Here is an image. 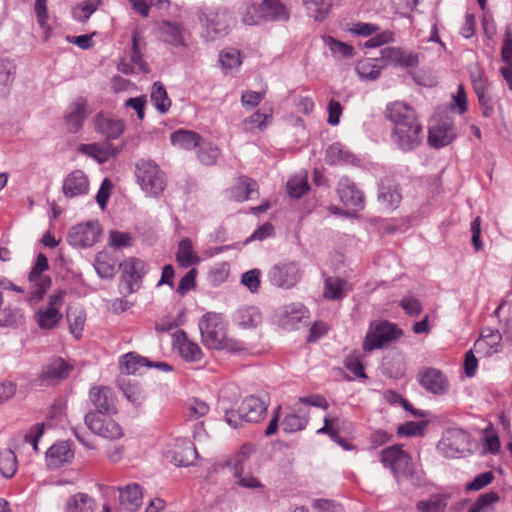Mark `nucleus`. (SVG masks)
<instances>
[{
    "mask_svg": "<svg viewBox=\"0 0 512 512\" xmlns=\"http://www.w3.org/2000/svg\"><path fill=\"white\" fill-rule=\"evenodd\" d=\"M385 117L392 124L391 140L403 152L418 148L423 139V126L416 111L408 104L395 101L387 105Z\"/></svg>",
    "mask_w": 512,
    "mask_h": 512,
    "instance_id": "nucleus-1",
    "label": "nucleus"
},
{
    "mask_svg": "<svg viewBox=\"0 0 512 512\" xmlns=\"http://www.w3.org/2000/svg\"><path fill=\"white\" fill-rule=\"evenodd\" d=\"M201 341L205 347L237 353L244 350L242 342L227 337L226 323L221 314L205 313L199 320Z\"/></svg>",
    "mask_w": 512,
    "mask_h": 512,
    "instance_id": "nucleus-2",
    "label": "nucleus"
},
{
    "mask_svg": "<svg viewBox=\"0 0 512 512\" xmlns=\"http://www.w3.org/2000/svg\"><path fill=\"white\" fill-rule=\"evenodd\" d=\"M403 335V330L396 323L388 320L372 321L363 340L362 349L365 352L382 349Z\"/></svg>",
    "mask_w": 512,
    "mask_h": 512,
    "instance_id": "nucleus-3",
    "label": "nucleus"
},
{
    "mask_svg": "<svg viewBox=\"0 0 512 512\" xmlns=\"http://www.w3.org/2000/svg\"><path fill=\"white\" fill-rule=\"evenodd\" d=\"M136 177L142 190L150 196L158 197L166 187L164 172L151 159L136 162Z\"/></svg>",
    "mask_w": 512,
    "mask_h": 512,
    "instance_id": "nucleus-4",
    "label": "nucleus"
},
{
    "mask_svg": "<svg viewBox=\"0 0 512 512\" xmlns=\"http://www.w3.org/2000/svg\"><path fill=\"white\" fill-rule=\"evenodd\" d=\"M267 277L272 286L288 290L301 281L303 271L297 261L284 260L273 265Z\"/></svg>",
    "mask_w": 512,
    "mask_h": 512,
    "instance_id": "nucleus-5",
    "label": "nucleus"
},
{
    "mask_svg": "<svg viewBox=\"0 0 512 512\" xmlns=\"http://www.w3.org/2000/svg\"><path fill=\"white\" fill-rule=\"evenodd\" d=\"M229 13L225 9L207 10L199 14L202 37L214 41L229 33Z\"/></svg>",
    "mask_w": 512,
    "mask_h": 512,
    "instance_id": "nucleus-6",
    "label": "nucleus"
},
{
    "mask_svg": "<svg viewBox=\"0 0 512 512\" xmlns=\"http://www.w3.org/2000/svg\"><path fill=\"white\" fill-rule=\"evenodd\" d=\"M437 449L447 458H458L470 450V435L460 428H448L444 431Z\"/></svg>",
    "mask_w": 512,
    "mask_h": 512,
    "instance_id": "nucleus-7",
    "label": "nucleus"
},
{
    "mask_svg": "<svg viewBox=\"0 0 512 512\" xmlns=\"http://www.w3.org/2000/svg\"><path fill=\"white\" fill-rule=\"evenodd\" d=\"M73 367L61 357L51 358L42 366L40 373L37 375L36 383L40 387H50L57 385L66 379Z\"/></svg>",
    "mask_w": 512,
    "mask_h": 512,
    "instance_id": "nucleus-8",
    "label": "nucleus"
},
{
    "mask_svg": "<svg viewBox=\"0 0 512 512\" xmlns=\"http://www.w3.org/2000/svg\"><path fill=\"white\" fill-rule=\"evenodd\" d=\"M101 227L98 222H86L73 226L67 234V243L76 248L92 247L101 235Z\"/></svg>",
    "mask_w": 512,
    "mask_h": 512,
    "instance_id": "nucleus-9",
    "label": "nucleus"
},
{
    "mask_svg": "<svg viewBox=\"0 0 512 512\" xmlns=\"http://www.w3.org/2000/svg\"><path fill=\"white\" fill-rule=\"evenodd\" d=\"M342 204L350 211L357 213L365 208V195L356 183L347 176L339 179L336 188Z\"/></svg>",
    "mask_w": 512,
    "mask_h": 512,
    "instance_id": "nucleus-10",
    "label": "nucleus"
},
{
    "mask_svg": "<svg viewBox=\"0 0 512 512\" xmlns=\"http://www.w3.org/2000/svg\"><path fill=\"white\" fill-rule=\"evenodd\" d=\"M120 266L123 267L121 275L122 290L127 294L136 292L141 287L142 277L147 272L145 262L131 257L126 259Z\"/></svg>",
    "mask_w": 512,
    "mask_h": 512,
    "instance_id": "nucleus-11",
    "label": "nucleus"
},
{
    "mask_svg": "<svg viewBox=\"0 0 512 512\" xmlns=\"http://www.w3.org/2000/svg\"><path fill=\"white\" fill-rule=\"evenodd\" d=\"M89 400L94 407L90 412L108 417L117 413L116 398L113 390L108 386H92L89 390Z\"/></svg>",
    "mask_w": 512,
    "mask_h": 512,
    "instance_id": "nucleus-12",
    "label": "nucleus"
},
{
    "mask_svg": "<svg viewBox=\"0 0 512 512\" xmlns=\"http://www.w3.org/2000/svg\"><path fill=\"white\" fill-rule=\"evenodd\" d=\"M84 420L91 432L103 438L116 440L124 435L122 427L109 417L105 418V416H99L98 413L88 412Z\"/></svg>",
    "mask_w": 512,
    "mask_h": 512,
    "instance_id": "nucleus-13",
    "label": "nucleus"
},
{
    "mask_svg": "<svg viewBox=\"0 0 512 512\" xmlns=\"http://www.w3.org/2000/svg\"><path fill=\"white\" fill-rule=\"evenodd\" d=\"M381 61L385 65L391 64L395 68H416L419 65V55L413 51L388 46L380 50Z\"/></svg>",
    "mask_w": 512,
    "mask_h": 512,
    "instance_id": "nucleus-14",
    "label": "nucleus"
},
{
    "mask_svg": "<svg viewBox=\"0 0 512 512\" xmlns=\"http://www.w3.org/2000/svg\"><path fill=\"white\" fill-rule=\"evenodd\" d=\"M417 380L423 389L433 395H444L449 388L447 377L439 369L433 367L420 369Z\"/></svg>",
    "mask_w": 512,
    "mask_h": 512,
    "instance_id": "nucleus-15",
    "label": "nucleus"
},
{
    "mask_svg": "<svg viewBox=\"0 0 512 512\" xmlns=\"http://www.w3.org/2000/svg\"><path fill=\"white\" fill-rule=\"evenodd\" d=\"M268 403L266 400L250 395L240 404V413L244 422L258 423L266 416Z\"/></svg>",
    "mask_w": 512,
    "mask_h": 512,
    "instance_id": "nucleus-16",
    "label": "nucleus"
},
{
    "mask_svg": "<svg viewBox=\"0 0 512 512\" xmlns=\"http://www.w3.org/2000/svg\"><path fill=\"white\" fill-rule=\"evenodd\" d=\"M456 137L453 124L449 120H440L429 128L428 143L434 148L449 145Z\"/></svg>",
    "mask_w": 512,
    "mask_h": 512,
    "instance_id": "nucleus-17",
    "label": "nucleus"
},
{
    "mask_svg": "<svg viewBox=\"0 0 512 512\" xmlns=\"http://www.w3.org/2000/svg\"><path fill=\"white\" fill-rule=\"evenodd\" d=\"M86 119V101L82 98L71 103L64 114V125L69 133H78Z\"/></svg>",
    "mask_w": 512,
    "mask_h": 512,
    "instance_id": "nucleus-18",
    "label": "nucleus"
},
{
    "mask_svg": "<svg viewBox=\"0 0 512 512\" xmlns=\"http://www.w3.org/2000/svg\"><path fill=\"white\" fill-rule=\"evenodd\" d=\"M258 17L266 21H287L289 11L280 0H263L255 9Z\"/></svg>",
    "mask_w": 512,
    "mask_h": 512,
    "instance_id": "nucleus-19",
    "label": "nucleus"
},
{
    "mask_svg": "<svg viewBox=\"0 0 512 512\" xmlns=\"http://www.w3.org/2000/svg\"><path fill=\"white\" fill-rule=\"evenodd\" d=\"M89 181L81 170H74L66 176L63 182V193L66 197H77L87 194Z\"/></svg>",
    "mask_w": 512,
    "mask_h": 512,
    "instance_id": "nucleus-20",
    "label": "nucleus"
},
{
    "mask_svg": "<svg viewBox=\"0 0 512 512\" xmlns=\"http://www.w3.org/2000/svg\"><path fill=\"white\" fill-rule=\"evenodd\" d=\"M310 318L309 310L302 303H291L284 307L281 314L282 324L296 329L300 324H308Z\"/></svg>",
    "mask_w": 512,
    "mask_h": 512,
    "instance_id": "nucleus-21",
    "label": "nucleus"
},
{
    "mask_svg": "<svg viewBox=\"0 0 512 512\" xmlns=\"http://www.w3.org/2000/svg\"><path fill=\"white\" fill-rule=\"evenodd\" d=\"M95 129L107 139L114 140L123 134L125 124L121 119L108 117L102 113H98L95 117Z\"/></svg>",
    "mask_w": 512,
    "mask_h": 512,
    "instance_id": "nucleus-22",
    "label": "nucleus"
},
{
    "mask_svg": "<svg viewBox=\"0 0 512 512\" xmlns=\"http://www.w3.org/2000/svg\"><path fill=\"white\" fill-rule=\"evenodd\" d=\"M174 346H177L178 351L183 359L189 362H197L201 360L203 353L198 344L191 342L183 330L177 331L173 335Z\"/></svg>",
    "mask_w": 512,
    "mask_h": 512,
    "instance_id": "nucleus-23",
    "label": "nucleus"
},
{
    "mask_svg": "<svg viewBox=\"0 0 512 512\" xmlns=\"http://www.w3.org/2000/svg\"><path fill=\"white\" fill-rule=\"evenodd\" d=\"M198 458L194 444L188 439L177 440V449L173 451L172 460L177 466L187 467Z\"/></svg>",
    "mask_w": 512,
    "mask_h": 512,
    "instance_id": "nucleus-24",
    "label": "nucleus"
},
{
    "mask_svg": "<svg viewBox=\"0 0 512 512\" xmlns=\"http://www.w3.org/2000/svg\"><path fill=\"white\" fill-rule=\"evenodd\" d=\"M151 366L150 360L136 352H129L119 359V368L122 374L135 375L143 368Z\"/></svg>",
    "mask_w": 512,
    "mask_h": 512,
    "instance_id": "nucleus-25",
    "label": "nucleus"
},
{
    "mask_svg": "<svg viewBox=\"0 0 512 512\" xmlns=\"http://www.w3.org/2000/svg\"><path fill=\"white\" fill-rule=\"evenodd\" d=\"M120 491V506L127 511L134 512L136 511L142 504V491L141 487L136 484H128Z\"/></svg>",
    "mask_w": 512,
    "mask_h": 512,
    "instance_id": "nucleus-26",
    "label": "nucleus"
},
{
    "mask_svg": "<svg viewBox=\"0 0 512 512\" xmlns=\"http://www.w3.org/2000/svg\"><path fill=\"white\" fill-rule=\"evenodd\" d=\"M202 136L192 130L178 129L171 133L170 141L173 146L184 150H193L201 145Z\"/></svg>",
    "mask_w": 512,
    "mask_h": 512,
    "instance_id": "nucleus-27",
    "label": "nucleus"
},
{
    "mask_svg": "<svg viewBox=\"0 0 512 512\" xmlns=\"http://www.w3.org/2000/svg\"><path fill=\"white\" fill-rule=\"evenodd\" d=\"M402 194L398 185L381 183L378 189V201L386 210H394L401 202Z\"/></svg>",
    "mask_w": 512,
    "mask_h": 512,
    "instance_id": "nucleus-28",
    "label": "nucleus"
},
{
    "mask_svg": "<svg viewBox=\"0 0 512 512\" xmlns=\"http://www.w3.org/2000/svg\"><path fill=\"white\" fill-rule=\"evenodd\" d=\"M46 456L50 465L58 467L64 463L70 462L74 457V453L68 442L62 441L52 445L47 450Z\"/></svg>",
    "mask_w": 512,
    "mask_h": 512,
    "instance_id": "nucleus-29",
    "label": "nucleus"
},
{
    "mask_svg": "<svg viewBox=\"0 0 512 512\" xmlns=\"http://www.w3.org/2000/svg\"><path fill=\"white\" fill-rule=\"evenodd\" d=\"M354 159V155L340 143L331 144L325 152V162L329 165L351 164Z\"/></svg>",
    "mask_w": 512,
    "mask_h": 512,
    "instance_id": "nucleus-30",
    "label": "nucleus"
},
{
    "mask_svg": "<svg viewBox=\"0 0 512 512\" xmlns=\"http://www.w3.org/2000/svg\"><path fill=\"white\" fill-rule=\"evenodd\" d=\"M234 321L242 328H255L262 322V315L254 306L244 307L236 311Z\"/></svg>",
    "mask_w": 512,
    "mask_h": 512,
    "instance_id": "nucleus-31",
    "label": "nucleus"
},
{
    "mask_svg": "<svg viewBox=\"0 0 512 512\" xmlns=\"http://www.w3.org/2000/svg\"><path fill=\"white\" fill-rule=\"evenodd\" d=\"M183 25L177 22L163 21L161 26V34L164 41L174 47L185 45Z\"/></svg>",
    "mask_w": 512,
    "mask_h": 512,
    "instance_id": "nucleus-32",
    "label": "nucleus"
},
{
    "mask_svg": "<svg viewBox=\"0 0 512 512\" xmlns=\"http://www.w3.org/2000/svg\"><path fill=\"white\" fill-rule=\"evenodd\" d=\"M348 282L339 277H327L325 279L324 297L331 300L343 299L349 291Z\"/></svg>",
    "mask_w": 512,
    "mask_h": 512,
    "instance_id": "nucleus-33",
    "label": "nucleus"
},
{
    "mask_svg": "<svg viewBox=\"0 0 512 512\" xmlns=\"http://www.w3.org/2000/svg\"><path fill=\"white\" fill-rule=\"evenodd\" d=\"M176 260L183 268H188L200 262V258L194 252L192 242L189 238H184L179 242Z\"/></svg>",
    "mask_w": 512,
    "mask_h": 512,
    "instance_id": "nucleus-34",
    "label": "nucleus"
},
{
    "mask_svg": "<svg viewBox=\"0 0 512 512\" xmlns=\"http://www.w3.org/2000/svg\"><path fill=\"white\" fill-rule=\"evenodd\" d=\"M95 501L86 493H76L70 496L65 505V512H93Z\"/></svg>",
    "mask_w": 512,
    "mask_h": 512,
    "instance_id": "nucleus-35",
    "label": "nucleus"
},
{
    "mask_svg": "<svg viewBox=\"0 0 512 512\" xmlns=\"http://www.w3.org/2000/svg\"><path fill=\"white\" fill-rule=\"evenodd\" d=\"M94 268L102 279H112L116 273V260L106 252H99L94 260Z\"/></svg>",
    "mask_w": 512,
    "mask_h": 512,
    "instance_id": "nucleus-36",
    "label": "nucleus"
},
{
    "mask_svg": "<svg viewBox=\"0 0 512 512\" xmlns=\"http://www.w3.org/2000/svg\"><path fill=\"white\" fill-rule=\"evenodd\" d=\"M35 319L42 330H52L56 328L62 319V314L54 308L39 309L35 313Z\"/></svg>",
    "mask_w": 512,
    "mask_h": 512,
    "instance_id": "nucleus-37",
    "label": "nucleus"
},
{
    "mask_svg": "<svg viewBox=\"0 0 512 512\" xmlns=\"http://www.w3.org/2000/svg\"><path fill=\"white\" fill-rule=\"evenodd\" d=\"M150 98L151 102L155 106V109L160 114H165L169 111L171 107V100L164 85L160 81H157L153 84Z\"/></svg>",
    "mask_w": 512,
    "mask_h": 512,
    "instance_id": "nucleus-38",
    "label": "nucleus"
},
{
    "mask_svg": "<svg viewBox=\"0 0 512 512\" xmlns=\"http://www.w3.org/2000/svg\"><path fill=\"white\" fill-rule=\"evenodd\" d=\"M377 60H378L377 58L376 59L366 58V59L358 61V63L356 64L355 70L361 79L376 80L379 77L381 70L386 65L384 63L381 65L378 64L376 62Z\"/></svg>",
    "mask_w": 512,
    "mask_h": 512,
    "instance_id": "nucleus-39",
    "label": "nucleus"
},
{
    "mask_svg": "<svg viewBox=\"0 0 512 512\" xmlns=\"http://www.w3.org/2000/svg\"><path fill=\"white\" fill-rule=\"evenodd\" d=\"M340 0H304L307 9L311 11V16L316 21H323L328 16L331 8L338 5Z\"/></svg>",
    "mask_w": 512,
    "mask_h": 512,
    "instance_id": "nucleus-40",
    "label": "nucleus"
},
{
    "mask_svg": "<svg viewBox=\"0 0 512 512\" xmlns=\"http://www.w3.org/2000/svg\"><path fill=\"white\" fill-rule=\"evenodd\" d=\"M409 455L398 445L387 447L381 451V463L393 471Z\"/></svg>",
    "mask_w": 512,
    "mask_h": 512,
    "instance_id": "nucleus-41",
    "label": "nucleus"
},
{
    "mask_svg": "<svg viewBox=\"0 0 512 512\" xmlns=\"http://www.w3.org/2000/svg\"><path fill=\"white\" fill-rule=\"evenodd\" d=\"M118 384L124 396L130 403L135 407H139L143 404L146 396L140 385L137 383L126 382L125 379H119Z\"/></svg>",
    "mask_w": 512,
    "mask_h": 512,
    "instance_id": "nucleus-42",
    "label": "nucleus"
},
{
    "mask_svg": "<svg viewBox=\"0 0 512 512\" xmlns=\"http://www.w3.org/2000/svg\"><path fill=\"white\" fill-rule=\"evenodd\" d=\"M446 494H434L427 500H420L416 504L419 512H444L447 507Z\"/></svg>",
    "mask_w": 512,
    "mask_h": 512,
    "instance_id": "nucleus-43",
    "label": "nucleus"
},
{
    "mask_svg": "<svg viewBox=\"0 0 512 512\" xmlns=\"http://www.w3.org/2000/svg\"><path fill=\"white\" fill-rule=\"evenodd\" d=\"M79 152L90 156L100 164L105 163L109 160L110 157L115 156V153L110 152V147H103L97 143L81 144L79 147Z\"/></svg>",
    "mask_w": 512,
    "mask_h": 512,
    "instance_id": "nucleus-44",
    "label": "nucleus"
},
{
    "mask_svg": "<svg viewBox=\"0 0 512 512\" xmlns=\"http://www.w3.org/2000/svg\"><path fill=\"white\" fill-rule=\"evenodd\" d=\"M18 469V461L15 453L10 449L0 451V473L3 477L12 478Z\"/></svg>",
    "mask_w": 512,
    "mask_h": 512,
    "instance_id": "nucleus-45",
    "label": "nucleus"
},
{
    "mask_svg": "<svg viewBox=\"0 0 512 512\" xmlns=\"http://www.w3.org/2000/svg\"><path fill=\"white\" fill-rule=\"evenodd\" d=\"M257 183L252 179L245 178L240 180L232 190V196L235 201L242 202L248 200L256 192Z\"/></svg>",
    "mask_w": 512,
    "mask_h": 512,
    "instance_id": "nucleus-46",
    "label": "nucleus"
},
{
    "mask_svg": "<svg viewBox=\"0 0 512 512\" xmlns=\"http://www.w3.org/2000/svg\"><path fill=\"white\" fill-rule=\"evenodd\" d=\"M198 148L199 150L197 157L202 164L211 166L216 163L220 154V150L216 145L212 144L211 142H205L202 139L201 145L198 146Z\"/></svg>",
    "mask_w": 512,
    "mask_h": 512,
    "instance_id": "nucleus-47",
    "label": "nucleus"
},
{
    "mask_svg": "<svg viewBox=\"0 0 512 512\" xmlns=\"http://www.w3.org/2000/svg\"><path fill=\"white\" fill-rule=\"evenodd\" d=\"M308 424V417L296 413L287 414L281 422L284 432L294 433L305 429Z\"/></svg>",
    "mask_w": 512,
    "mask_h": 512,
    "instance_id": "nucleus-48",
    "label": "nucleus"
},
{
    "mask_svg": "<svg viewBox=\"0 0 512 512\" xmlns=\"http://www.w3.org/2000/svg\"><path fill=\"white\" fill-rule=\"evenodd\" d=\"M309 183L306 177L294 176L287 182V192L293 199H299L309 191Z\"/></svg>",
    "mask_w": 512,
    "mask_h": 512,
    "instance_id": "nucleus-49",
    "label": "nucleus"
},
{
    "mask_svg": "<svg viewBox=\"0 0 512 512\" xmlns=\"http://www.w3.org/2000/svg\"><path fill=\"white\" fill-rule=\"evenodd\" d=\"M399 306L402 308L404 313L410 317H417L423 311V305L421 301L411 293L404 295L401 298L399 301Z\"/></svg>",
    "mask_w": 512,
    "mask_h": 512,
    "instance_id": "nucleus-50",
    "label": "nucleus"
},
{
    "mask_svg": "<svg viewBox=\"0 0 512 512\" xmlns=\"http://www.w3.org/2000/svg\"><path fill=\"white\" fill-rule=\"evenodd\" d=\"M325 43L331 50L332 54L335 57H343V58H352L354 53V48L344 42H341L331 36H328L325 39Z\"/></svg>",
    "mask_w": 512,
    "mask_h": 512,
    "instance_id": "nucleus-51",
    "label": "nucleus"
},
{
    "mask_svg": "<svg viewBox=\"0 0 512 512\" xmlns=\"http://www.w3.org/2000/svg\"><path fill=\"white\" fill-rule=\"evenodd\" d=\"M499 495L494 491L481 494L467 512H487V510L499 501Z\"/></svg>",
    "mask_w": 512,
    "mask_h": 512,
    "instance_id": "nucleus-52",
    "label": "nucleus"
},
{
    "mask_svg": "<svg viewBox=\"0 0 512 512\" xmlns=\"http://www.w3.org/2000/svg\"><path fill=\"white\" fill-rule=\"evenodd\" d=\"M134 238L128 232L112 230L109 232V245L115 249L128 248L133 246Z\"/></svg>",
    "mask_w": 512,
    "mask_h": 512,
    "instance_id": "nucleus-53",
    "label": "nucleus"
},
{
    "mask_svg": "<svg viewBox=\"0 0 512 512\" xmlns=\"http://www.w3.org/2000/svg\"><path fill=\"white\" fill-rule=\"evenodd\" d=\"M241 63L240 51L237 49L223 50L219 55V64L223 70L239 67Z\"/></svg>",
    "mask_w": 512,
    "mask_h": 512,
    "instance_id": "nucleus-54",
    "label": "nucleus"
},
{
    "mask_svg": "<svg viewBox=\"0 0 512 512\" xmlns=\"http://www.w3.org/2000/svg\"><path fill=\"white\" fill-rule=\"evenodd\" d=\"M186 409L188 411V416L192 419H198L205 416L209 410V405L198 398H190L186 402Z\"/></svg>",
    "mask_w": 512,
    "mask_h": 512,
    "instance_id": "nucleus-55",
    "label": "nucleus"
},
{
    "mask_svg": "<svg viewBox=\"0 0 512 512\" xmlns=\"http://www.w3.org/2000/svg\"><path fill=\"white\" fill-rule=\"evenodd\" d=\"M22 320L21 310L13 307H5L0 312V327H12Z\"/></svg>",
    "mask_w": 512,
    "mask_h": 512,
    "instance_id": "nucleus-56",
    "label": "nucleus"
},
{
    "mask_svg": "<svg viewBox=\"0 0 512 512\" xmlns=\"http://www.w3.org/2000/svg\"><path fill=\"white\" fill-rule=\"evenodd\" d=\"M138 38H139L138 32L134 31L132 34V48H131L130 60L134 65H136L139 68L140 71L148 72L149 67H148V64L143 59L141 50L139 48Z\"/></svg>",
    "mask_w": 512,
    "mask_h": 512,
    "instance_id": "nucleus-57",
    "label": "nucleus"
},
{
    "mask_svg": "<svg viewBox=\"0 0 512 512\" xmlns=\"http://www.w3.org/2000/svg\"><path fill=\"white\" fill-rule=\"evenodd\" d=\"M343 364L356 378L367 379L364 365L359 356L350 354L345 357Z\"/></svg>",
    "mask_w": 512,
    "mask_h": 512,
    "instance_id": "nucleus-58",
    "label": "nucleus"
},
{
    "mask_svg": "<svg viewBox=\"0 0 512 512\" xmlns=\"http://www.w3.org/2000/svg\"><path fill=\"white\" fill-rule=\"evenodd\" d=\"M469 74L474 92L480 89H488L489 83L484 75V71L478 64H473L469 67Z\"/></svg>",
    "mask_w": 512,
    "mask_h": 512,
    "instance_id": "nucleus-59",
    "label": "nucleus"
},
{
    "mask_svg": "<svg viewBox=\"0 0 512 512\" xmlns=\"http://www.w3.org/2000/svg\"><path fill=\"white\" fill-rule=\"evenodd\" d=\"M29 282L31 283L30 298L37 301L43 298L51 286V279L49 276L37 278V280Z\"/></svg>",
    "mask_w": 512,
    "mask_h": 512,
    "instance_id": "nucleus-60",
    "label": "nucleus"
},
{
    "mask_svg": "<svg viewBox=\"0 0 512 512\" xmlns=\"http://www.w3.org/2000/svg\"><path fill=\"white\" fill-rule=\"evenodd\" d=\"M251 449L247 445H243L235 455L228 460L227 465L230 466L234 474L243 471V464L249 459Z\"/></svg>",
    "mask_w": 512,
    "mask_h": 512,
    "instance_id": "nucleus-61",
    "label": "nucleus"
},
{
    "mask_svg": "<svg viewBox=\"0 0 512 512\" xmlns=\"http://www.w3.org/2000/svg\"><path fill=\"white\" fill-rule=\"evenodd\" d=\"M14 66L7 60L0 61V93L5 92L14 79Z\"/></svg>",
    "mask_w": 512,
    "mask_h": 512,
    "instance_id": "nucleus-62",
    "label": "nucleus"
},
{
    "mask_svg": "<svg viewBox=\"0 0 512 512\" xmlns=\"http://www.w3.org/2000/svg\"><path fill=\"white\" fill-rule=\"evenodd\" d=\"M260 276L261 271L257 268L246 271L241 276V284L247 287V289L255 293L260 288Z\"/></svg>",
    "mask_w": 512,
    "mask_h": 512,
    "instance_id": "nucleus-63",
    "label": "nucleus"
},
{
    "mask_svg": "<svg viewBox=\"0 0 512 512\" xmlns=\"http://www.w3.org/2000/svg\"><path fill=\"white\" fill-rule=\"evenodd\" d=\"M67 321L69 323L70 333L77 339L82 336V331L85 323V316L81 312H68Z\"/></svg>",
    "mask_w": 512,
    "mask_h": 512,
    "instance_id": "nucleus-64",
    "label": "nucleus"
}]
</instances>
